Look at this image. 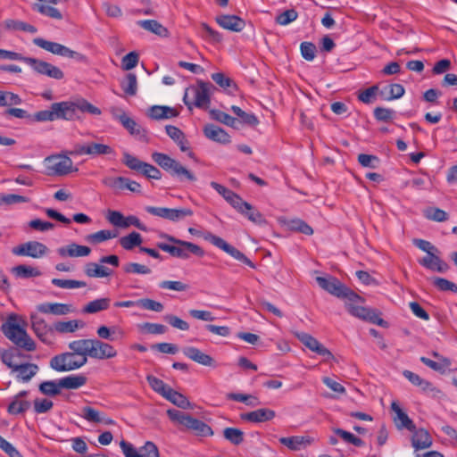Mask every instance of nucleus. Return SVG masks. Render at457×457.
Listing matches in <instances>:
<instances>
[{"mask_svg":"<svg viewBox=\"0 0 457 457\" xmlns=\"http://www.w3.org/2000/svg\"><path fill=\"white\" fill-rule=\"evenodd\" d=\"M17 316L11 314L6 322L1 327L4 335L11 340L18 348L12 347L3 352L1 355L2 361L14 371L21 365L24 364L29 356L22 353L19 348L28 352L36 350V343L29 337L27 331L16 323Z\"/></svg>","mask_w":457,"mask_h":457,"instance_id":"f257e3e1","label":"nucleus"},{"mask_svg":"<svg viewBox=\"0 0 457 457\" xmlns=\"http://www.w3.org/2000/svg\"><path fill=\"white\" fill-rule=\"evenodd\" d=\"M160 237L166 239L173 245L159 242L156 245L157 247L162 251L170 253L173 257L188 259L190 254H194L198 257H203L204 255V251L202 247L194 243L176 238L175 237L166 233H161Z\"/></svg>","mask_w":457,"mask_h":457,"instance_id":"f03ea898","label":"nucleus"},{"mask_svg":"<svg viewBox=\"0 0 457 457\" xmlns=\"http://www.w3.org/2000/svg\"><path fill=\"white\" fill-rule=\"evenodd\" d=\"M152 159L161 168L170 172L172 176H176L179 179L186 178L189 181H195L196 179L191 171L165 154L158 152L153 153Z\"/></svg>","mask_w":457,"mask_h":457,"instance_id":"7ed1b4c3","label":"nucleus"},{"mask_svg":"<svg viewBox=\"0 0 457 457\" xmlns=\"http://www.w3.org/2000/svg\"><path fill=\"white\" fill-rule=\"evenodd\" d=\"M316 281L322 289L337 297L346 298L348 301H355L361 299L357 294L345 287L337 278L334 277H317Z\"/></svg>","mask_w":457,"mask_h":457,"instance_id":"20e7f679","label":"nucleus"},{"mask_svg":"<svg viewBox=\"0 0 457 457\" xmlns=\"http://www.w3.org/2000/svg\"><path fill=\"white\" fill-rule=\"evenodd\" d=\"M85 364L86 362L81 360V357H79L72 351L57 354L50 360V367L58 372L75 370Z\"/></svg>","mask_w":457,"mask_h":457,"instance_id":"39448f33","label":"nucleus"},{"mask_svg":"<svg viewBox=\"0 0 457 457\" xmlns=\"http://www.w3.org/2000/svg\"><path fill=\"white\" fill-rule=\"evenodd\" d=\"M203 237L204 240L210 242L214 246L224 251L225 253L229 254L231 257L236 259L237 261H238L253 269L255 268L254 263L249 258H247L237 248L234 247L233 245H229L228 243H227L223 238H221L211 232H206V233L203 234Z\"/></svg>","mask_w":457,"mask_h":457,"instance_id":"423d86ee","label":"nucleus"},{"mask_svg":"<svg viewBox=\"0 0 457 457\" xmlns=\"http://www.w3.org/2000/svg\"><path fill=\"white\" fill-rule=\"evenodd\" d=\"M44 162L46 169V174L49 176H64L73 171V162L67 155H51L46 157Z\"/></svg>","mask_w":457,"mask_h":457,"instance_id":"0eeeda50","label":"nucleus"},{"mask_svg":"<svg viewBox=\"0 0 457 457\" xmlns=\"http://www.w3.org/2000/svg\"><path fill=\"white\" fill-rule=\"evenodd\" d=\"M212 87V85L209 82L198 81L197 86L191 88V91L194 94V102H190L187 100V90L185 93L183 97L184 104L188 107L189 110H192L193 106L198 108H206L211 102L210 98V90Z\"/></svg>","mask_w":457,"mask_h":457,"instance_id":"6e6552de","label":"nucleus"},{"mask_svg":"<svg viewBox=\"0 0 457 457\" xmlns=\"http://www.w3.org/2000/svg\"><path fill=\"white\" fill-rule=\"evenodd\" d=\"M31 328L37 337L44 344L51 345L55 341L54 325L50 326L46 321L36 313L30 314Z\"/></svg>","mask_w":457,"mask_h":457,"instance_id":"1a4fd4ad","label":"nucleus"},{"mask_svg":"<svg viewBox=\"0 0 457 457\" xmlns=\"http://www.w3.org/2000/svg\"><path fill=\"white\" fill-rule=\"evenodd\" d=\"M361 300L362 299L361 298L359 301ZM357 300H355V302ZM349 302L350 303H345V308L351 315L362 320L369 321L372 324H376L382 327L385 326L386 321L379 317V314L377 312L376 310L366 308L361 305H356L354 303V301Z\"/></svg>","mask_w":457,"mask_h":457,"instance_id":"9d476101","label":"nucleus"},{"mask_svg":"<svg viewBox=\"0 0 457 457\" xmlns=\"http://www.w3.org/2000/svg\"><path fill=\"white\" fill-rule=\"evenodd\" d=\"M120 446L126 457H160L157 446L151 441L145 442L138 450L124 440L120 443Z\"/></svg>","mask_w":457,"mask_h":457,"instance_id":"9b49d317","label":"nucleus"},{"mask_svg":"<svg viewBox=\"0 0 457 457\" xmlns=\"http://www.w3.org/2000/svg\"><path fill=\"white\" fill-rule=\"evenodd\" d=\"M48 251L45 244L38 241H29L13 247L12 253L17 256H28L39 259L46 255Z\"/></svg>","mask_w":457,"mask_h":457,"instance_id":"f8f14e48","label":"nucleus"},{"mask_svg":"<svg viewBox=\"0 0 457 457\" xmlns=\"http://www.w3.org/2000/svg\"><path fill=\"white\" fill-rule=\"evenodd\" d=\"M33 43L37 46L59 56L76 59L82 58V55L56 42L48 41L41 37H36L33 39Z\"/></svg>","mask_w":457,"mask_h":457,"instance_id":"ddd939ff","label":"nucleus"},{"mask_svg":"<svg viewBox=\"0 0 457 457\" xmlns=\"http://www.w3.org/2000/svg\"><path fill=\"white\" fill-rule=\"evenodd\" d=\"M24 62L38 74L46 75L54 79H62L64 77L62 71L50 62L32 57H27V59H24Z\"/></svg>","mask_w":457,"mask_h":457,"instance_id":"4468645a","label":"nucleus"},{"mask_svg":"<svg viewBox=\"0 0 457 457\" xmlns=\"http://www.w3.org/2000/svg\"><path fill=\"white\" fill-rule=\"evenodd\" d=\"M102 183L115 193L125 189L133 193L141 192V185L139 183L125 177H105L102 179Z\"/></svg>","mask_w":457,"mask_h":457,"instance_id":"2eb2a0df","label":"nucleus"},{"mask_svg":"<svg viewBox=\"0 0 457 457\" xmlns=\"http://www.w3.org/2000/svg\"><path fill=\"white\" fill-rule=\"evenodd\" d=\"M74 153L78 155H89L91 157H97L100 155H114V149L105 144L90 142L84 145H78L75 147Z\"/></svg>","mask_w":457,"mask_h":457,"instance_id":"dca6fc26","label":"nucleus"},{"mask_svg":"<svg viewBox=\"0 0 457 457\" xmlns=\"http://www.w3.org/2000/svg\"><path fill=\"white\" fill-rule=\"evenodd\" d=\"M118 352L113 345L99 339H92L90 358L96 360H107L115 358Z\"/></svg>","mask_w":457,"mask_h":457,"instance_id":"f3484780","label":"nucleus"},{"mask_svg":"<svg viewBox=\"0 0 457 457\" xmlns=\"http://www.w3.org/2000/svg\"><path fill=\"white\" fill-rule=\"evenodd\" d=\"M111 113L132 136H145V130L123 110L112 108Z\"/></svg>","mask_w":457,"mask_h":457,"instance_id":"a211bd4d","label":"nucleus"},{"mask_svg":"<svg viewBox=\"0 0 457 457\" xmlns=\"http://www.w3.org/2000/svg\"><path fill=\"white\" fill-rule=\"evenodd\" d=\"M54 110V119L71 120L76 117V103L70 101H63L52 104Z\"/></svg>","mask_w":457,"mask_h":457,"instance_id":"6ab92c4d","label":"nucleus"},{"mask_svg":"<svg viewBox=\"0 0 457 457\" xmlns=\"http://www.w3.org/2000/svg\"><path fill=\"white\" fill-rule=\"evenodd\" d=\"M276 412L268 408H261L255 411L240 414V419L252 423H262L273 420Z\"/></svg>","mask_w":457,"mask_h":457,"instance_id":"aec40b11","label":"nucleus"},{"mask_svg":"<svg viewBox=\"0 0 457 457\" xmlns=\"http://www.w3.org/2000/svg\"><path fill=\"white\" fill-rule=\"evenodd\" d=\"M215 21L221 28L234 32H240L245 27V21L237 15L223 14L217 16Z\"/></svg>","mask_w":457,"mask_h":457,"instance_id":"412c9836","label":"nucleus"},{"mask_svg":"<svg viewBox=\"0 0 457 457\" xmlns=\"http://www.w3.org/2000/svg\"><path fill=\"white\" fill-rule=\"evenodd\" d=\"M314 439L310 436H292L280 437L279 443L291 451H300L313 443Z\"/></svg>","mask_w":457,"mask_h":457,"instance_id":"4be33fe9","label":"nucleus"},{"mask_svg":"<svg viewBox=\"0 0 457 457\" xmlns=\"http://www.w3.org/2000/svg\"><path fill=\"white\" fill-rule=\"evenodd\" d=\"M58 254L62 258H76V257H86L91 253L90 247L87 245H78L76 243H71L67 245L59 247L57 249Z\"/></svg>","mask_w":457,"mask_h":457,"instance_id":"5701e85b","label":"nucleus"},{"mask_svg":"<svg viewBox=\"0 0 457 457\" xmlns=\"http://www.w3.org/2000/svg\"><path fill=\"white\" fill-rule=\"evenodd\" d=\"M185 356L188 359L206 367L214 366V360L212 356L204 353L200 349L194 346H187L182 349Z\"/></svg>","mask_w":457,"mask_h":457,"instance_id":"b1692460","label":"nucleus"},{"mask_svg":"<svg viewBox=\"0 0 457 457\" xmlns=\"http://www.w3.org/2000/svg\"><path fill=\"white\" fill-rule=\"evenodd\" d=\"M211 187L215 189L222 197L236 210L240 208L244 202L243 198L229 188L217 183L211 182Z\"/></svg>","mask_w":457,"mask_h":457,"instance_id":"393cba45","label":"nucleus"},{"mask_svg":"<svg viewBox=\"0 0 457 457\" xmlns=\"http://www.w3.org/2000/svg\"><path fill=\"white\" fill-rule=\"evenodd\" d=\"M411 432V445L416 451L427 449L432 445L433 440L428 430L424 428H415Z\"/></svg>","mask_w":457,"mask_h":457,"instance_id":"a878e982","label":"nucleus"},{"mask_svg":"<svg viewBox=\"0 0 457 457\" xmlns=\"http://www.w3.org/2000/svg\"><path fill=\"white\" fill-rule=\"evenodd\" d=\"M203 131L204 136L212 141L224 145L230 142V136L223 129L214 124L205 125Z\"/></svg>","mask_w":457,"mask_h":457,"instance_id":"bb28decb","label":"nucleus"},{"mask_svg":"<svg viewBox=\"0 0 457 457\" xmlns=\"http://www.w3.org/2000/svg\"><path fill=\"white\" fill-rule=\"evenodd\" d=\"M378 96L381 100L390 102L401 98L405 89L403 85L398 83L389 84L382 88H378Z\"/></svg>","mask_w":457,"mask_h":457,"instance_id":"cd10ccee","label":"nucleus"},{"mask_svg":"<svg viewBox=\"0 0 457 457\" xmlns=\"http://www.w3.org/2000/svg\"><path fill=\"white\" fill-rule=\"evenodd\" d=\"M37 310L41 313L61 316L70 313L71 306L61 303H43L37 306Z\"/></svg>","mask_w":457,"mask_h":457,"instance_id":"c85d7f7f","label":"nucleus"},{"mask_svg":"<svg viewBox=\"0 0 457 457\" xmlns=\"http://www.w3.org/2000/svg\"><path fill=\"white\" fill-rule=\"evenodd\" d=\"M419 263L428 270L441 273L445 272L449 269L448 264L434 253L420 260Z\"/></svg>","mask_w":457,"mask_h":457,"instance_id":"c756f323","label":"nucleus"},{"mask_svg":"<svg viewBox=\"0 0 457 457\" xmlns=\"http://www.w3.org/2000/svg\"><path fill=\"white\" fill-rule=\"evenodd\" d=\"M237 211L255 224L265 225L267 223L264 216L256 208L245 201L242 203L240 208Z\"/></svg>","mask_w":457,"mask_h":457,"instance_id":"7c9ffc66","label":"nucleus"},{"mask_svg":"<svg viewBox=\"0 0 457 457\" xmlns=\"http://www.w3.org/2000/svg\"><path fill=\"white\" fill-rule=\"evenodd\" d=\"M91 341L92 339H79L69 343V349L79 357H81L86 363L87 357L91 356Z\"/></svg>","mask_w":457,"mask_h":457,"instance_id":"2f4dec72","label":"nucleus"},{"mask_svg":"<svg viewBox=\"0 0 457 457\" xmlns=\"http://www.w3.org/2000/svg\"><path fill=\"white\" fill-rule=\"evenodd\" d=\"M185 428L198 436H212L213 435V431L208 424L192 416L189 417Z\"/></svg>","mask_w":457,"mask_h":457,"instance_id":"473e14b6","label":"nucleus"},{"mask_svg":"<svg viewBox=\"0 0 457 457\" xmlns=\"http://www.w3.org/2000/svg\"><path fill=\"white\" fill-rule=\"evenodd\" d=\"M38 371V366L35 363L25 362L12 373H15L17 380L29 382Z\"/></svg>","mask_w":457,"mask_h":457,"instance_id":"72a5a7b5","label":"nucleus"},{"mask_svg":"<svg viewBox=\"0 0 457 457\" xmlns=\"http://www.w3.org/2000/svg\"><path fill=\"white\" fill-rule=\"evenodd\" d=\"M165 130L167 135L179 145L182 152L189 150L188 141L181 129L172 125H167Z\"/></svg>","mask_w":457,"mask_h":457,"instance_id":"f704fd0d","label":"nucleus"},{"mask_svg":"<svg viewBox=\"0 0 457 457\" xmlns=\"http://www.w3.org/2000/svg\"><path fill=\"white\" fill-rule=\"evenodd\" d=\"M85 327V322L80 320H71L67 321H56L54 323V332L60 334L73 333Z\"/></svg>","mask_w":457,"mask_h":457,"instance_id":"c9c22d12","label":"nucleus"},{"mask_svg":"<svg viewBox=\"0 0 457 457\" xmlns=\"http://www.w3.org/2000/svg\"><path fill=\"white\" fill-rule=\"evenodd\" d=\"M148 115L153 120H163L176 117L178 112L175 109L168 106L154 105L149 109Z\"/></svg>","mask_w":457,"mask_h":457,"instance_id":"e433bc0d","label":"nucleus"},{"mask_svg":"<svg viewBox=\"0 0 457 457\" xmlns=\"http://www.w3.org/2000/svg\"><path fill=\"white\" fill-rule=\"evenodd\" d=\"M87 383V378L84 375H70L60 378V386L66 389H78Z\"/></svg>","mask_w":457,"mask_h":457,"instance_id":"4c0bfd02","label":"nucleus"},{"mask_svg":"<svg viewBox=\"0 0 457 457\" xmlns=\"http://www.w3.org/2000/svg\"><path fill=\"white\" fill-rule=\"evenodd\" d=\"M85 273L89 278H106L111 276L112 271L101 264L88 262L85 267Z\"/></svg>","mask_w":457,"mask_h":457,"instance_id":"58836bf2","label":"nucleus"},{"mask_svg":"<svg viewBox=\"0 0 457 457\" xmlns=\"http://www.w3.org/2000/svg\"><path fill=\"white\" fill-rule=\"evenodd\" d=\"M391 409L396 414L395 421L400 422L399 426L405 428L410 431H413L415 429V425L413 424L412 420L401 409L396 402H393L391 403Z\"/></svg>","mask_w":457,"mask_h":457,"instance_id":"ea45409f","label":"nucleus"},{"mask_svg":"<svg viewBox=\"0 0 457 457\" xmlns=\"http://www.w3.org/2000/svg\"><path fill=\"white\" fill-rule=\"evenodd\" d=\"M403 374L412 385L419 386L423 392H429L435 389L429 381L421 378L412 371L404 370Z\"/></svg>","mask_w":457,"mask_h":457,"instance_id":"a19ab883","label":"nucleus"},{"mask_svg":"<svg viewBox=\"0 0 457 457\" xmlns=\"http://www.w3.org/2000/svg\"><path fill=\"white\" fill-rule=\"evenodd\" d=\"M118 237L116 230L102 229L97 232L89 234L86 237V241L91 244H99L109 239Z\"/></svg>","mask_w":457,"mask_h":457,"instance_id":"79ce46f5","label":"nucleus"},{"mask_svg":"<svg viewBox=\"0 0 457 457\" xmlns=\"http://www.w3.org/2000/svg\"><path fill=\"white\" fill-rule=\"evenodd\" d=\"M137 25L142 29L150 31L158 36H166L167 29L164 28L160 22L155 20H141L138 21Z\"/></svg>","mask_w":457,"mask_h":457,"instance_id":"37998d69","label":"nucleus"},{"mask_svg":"<svg viewBox=\"0 0 457 457\" xmlns=\"http://www.w3.org/2000/svg\"><path fill=\"white\" fill-rule=\"evenodd\" d=\"M4 27L10 30H22L32 34L37 33V29L35 26L26 23L24 21L8 19L3 22Z\"/></svg>","mask_w":457,"mask_h":457,"instance_id":"c03bdc74","label":"nucleus"},{"mask_svg":"<svg viewBox=\"0 0 457 457\" xmlns=\"http://www.w3.org/2000/svg\"><path fill=\"white\" fill-rule=\"evenodd\" d=\"M143 239L138 232L133 231L127 236L121 237L119 240L120 246L125 250H132L136 246H139Z\"/></svg>","mask_w":457,"mask_h":457,"instance_id":"a18cd8bd","label":"nucleus"},{"mask_svg":"<svg viewBox=\"0 0 457 457\" xmlns=\"http://www.w3.org/2000/svg\"><path fill=\"white\" fill-rule=\"evenodd\" d=\"M164 398L182 409H188L191 406L190 402L184 395L175 391L171 387L168 390Z\"/></svg>","mask_w":457,"mask_h":457,"instance_id":"49530a36","label":"nucleus"},{"mask_svg":"<svg viewBox=\"0 0 457 457\" xmlns=\"http://www.w3.org/2000/svg\"><path fill=\"white\" fill-rule=\"evenodd\" d=\"M34 11L55 20H62V12L55 7L43 3H36L32 5Z\"/></svg>","mask_w":457,"mask_h":457,"instance_id":"de8ad7c7","label":"nucleus"},{"mask_svg":"<svg viewBox=\"0 0 457 457\" xmlns=\"http://www.w3.org/2000/svg\"><path fill=\"white\" fill-rule=\"evenodd\" d=\"M81 417L89 422H104L105 424H114V421L112 419L104 420L101 418L100 412L96 409L85 406L81 410Z\"/></svg>","mask_w":457,"mask_h":457,"instance_id":"09e8293b","label":"nucleus"},{"mask_svg":"<svg viewBox=\"0 0 457 457\" xmlns=\"http://www.w3.org/2000/svg\"><path fill=\"white\" fill-rule=\"evenodd\" d=\"M296 337L299 341L303 343L308 349L316 353L317 354L323 347V345L310 334L300 332L296 334Z\"/></svg>","mask_w":457,"mask_h":457,"instance_id":"8fccbe9b","label":"nucleus"},{"mask_svg":"<svg viewBox=\"0 0 457 457\" xmlns=\"http://www.w3.org/2000/svg\"><path fill=\"white\" fill-rule=\"evenodd\" d=\"M30 407V403L19 397H13L8 405L7 411L12 415H18L25 412Z\"/></svg>","mask_w":457,"mask_h":457,"instance_id":"3c124183","label":"nucleus"},{"mask_svg":"<svg viewBox=\"0 0 457 457\" xmlns=\"http://www.w3.org/2000/svg\"><path fill=\"white\" fill-rule=\"evenodd\" d=\"M111 300L109 298H99L89 302L84 306L83 312L86 313H96L107 310L110 307Z\"/></svg>","mask_w":457,"mask_h":457,"instance_id":"603ef678","label":"nucleus"},{"mask_svg":"<svg viewBox=\"0 0 457 457\" xmlns=\"http://www.w3.org/2000/svg\"><path fill=\"white\" fill-rule=\"evenodd\" d=\"M22 99L21 96L13 92L0 90V106L7 107L12 105L21 104Z\"/></svg>","mask_w":457,"mask_h":457,"instance_id":"864d4df0","label":"nucleus"},{"mask_svg":"<svg viewBox=\"0 0 457 457\" xmlns=\"http://www.w3.org/2000/svg\"><path fill=\"white\" fill-rule=\"evenodd\" d=\"M227 398L236 402L244 403L248 406L255 407L260 404L258 397L252 395H245L240 393H230L228 394Z\"/></svg>","mask_w":457,"mask_h":457,"instance_id":"5fc2aeb1","label":"nucleus"},{"mask_svg":"<svg viewBox=\"0 0 457 457\" xmlns=\"http://www.w3.org/2000/svg\"><path fill=\"white\" fill-rule=\"evenodd\" d=\"M420 361L433 370L445 372L451 365L448 358H442V361H435L427 357H420Z\"/></svg>","mask_w":457,"mask_h":457,"instance_id":"6e6d98bb","label":"nucleus"},{"mask_svg":"<svg viewBox=\"0 0 457 457\" xmlns=\"http://www.w3.org/2000/svg\"><path fill=\"white\" fill-rule=\"evenodd\" d=\"M61 389L62 386H60V379L58 381H44L39 385L40 392L46 395H57L60 394Z\"/></svg>","mask_w":457,"mask_h":457,"instance_id":"4d7b16f0","label":"nucleus"},{"mask_svg":"<svg viewBox=\"0 0 457 457\" xmlns=\"http://www.w3.org/2000/svg\"><path fill=\"white\" fill-rule=\"evenodd\" d=\"M146 379L152 389L163 397L166 395L168 390H170V386H168L162 379L154 376L149 375L147 376Z\"/></svg>","mask_w":457,"mask_h":457,"instance_id":"13d9d810","label":"nucleus"},{"mask_svg":"<svg viewBox=\"0 0 457 457\" xmlns=\"http://www.w3.org/2000/svg\"><path fill=\"white\" fill-rule=\"evenodd\" d=\"M223 436L228 441L235 445H238L244 441V433L238 428H226L223 430Z\"/></svg>","mask_w":457,"mask_h":457,"instance_id":"bf43d9fd","label":"nucleus"},{"mask_svg":"<svg viewBox=\"0 0 457 457\" xmlns=\"http://www.w3.org/2000/svg\"><path fill=\"white\" fill-rule=\"evenodd\" d=\"M52 284L54 285L55 287L65 289L80 288L85 287L87 286V283L84 281L61 278H53Z\"/></svg>","mask_w":457,"mask_h":457,"instance_id":"052dcab7","label":"nucleus"},{"mask_svg":"<svg viewBox=\"0 0 457 457\" xmlns=\"http://www.w3.org/2000/svg\"><path fill=\"white\" fill-rule=\"evenodd\" d=\"M121 88L125 94L135 96L137 89V76L134 73H129L124 81L121 82Z\"/></svg>","mask_w":457,"mask_h":457,"instance_id":"680f3d73","label":"nucleus"},{"mask_svg":"<svg viewBox=\"0 0 457 457\" xmlns=\"http://www.w3.org/2000/svg\"><path fill=\"white\" fill-rule=\"evenodd\" d=\"M231 111L241 120L243 123L248 125H256L259 122L257 117L253 113L245 112L238 106L232 105Z\"/></svg>","mask_w":457,"mask_h":457,"instance_id":"e2e57ef3","label":"nucleus"},{"mask_svg":"<svg viewBox=\"0 0 457 457\" xmlns=\"http://www.w3.org/2000/svg\"><path fill=\"white\" fill-rule=\"evenodd\" d=\"M118 332L119 336L121 337L124 336V333L118 329L116 327L109 328L107 326H100L97 328L96 334L101 339L111 340L113 341L115 339L114 335Z\"/></svg>","mask_w":457,"mask_h":457,"instance_id":"0e129e2a","label":"nucleus"},{"mask_svg":"<svg viewBox=\"0 0 457 457\" xmlns=\"http://www.w3.org/2000/svg\"><path fill=\"white\" fill-rule=\"evenodd\" d=\"M334 433L339 436L345 443L351 444L354 446L361 447L364 445L363 441L360 437H357L353 434L342 428H335Z\"/></svg>","mask_w":457,"mask_h":457,"instance_id":"69168bd1","label":"nucleus"},{"mask_svg":"<svg viewBox=\"0 0 457 457\" xmlns=\"http://www.w3.org/2000/svg\"><path fill=\"white\" fill-rule=\"evenodd\" d=\"M288 227L293 231H297L307 236L313 234V229L305 221L300 219L291 220L288 222Z\"/></svg>","mask_w":457,"mask_h":457,"instance_id":"338daca9","label":"nucleus"},{"mask_svg":"<svg viewBox=\"0 0 457 457\" xmlns=\"http://www.w3.org/2000/svg\"><path fill=\"white\" fill-rule=\"evenodd\" d=\"M193 211L190 208H179V209H172L169 210V218L168 220L178 222L184 220L187 217H191L193 215Z\"/></svg>","mask_w":457,"mask_h":457,"instance_id":"774afa93","label":"nucleus"}]
</instances>
